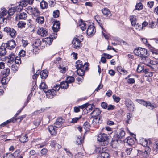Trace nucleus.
Returning <instances> with one entry per match:
<instances>
[{"instance_id": "obj_1", "label": "nucleus", "mask_w": 158, "mask_h": 158, "mask_svg": "<svg viewBox=\"0 0 158 158\" xmlns=\"http://www.w3.org/2000/svg\"><path fill=\"white\" fill-rule=\"evenodd\" d=\"M110 138V136H107L105 133L99 134L97 136V140L101 143L102 145L106 146L109 143L108 140Z\"/></svg>"}, {"instance_id": "obj_2", "label": "nucleus", "mask_w": 158, "mask_h": 158, "mask_svg": "<svg viewBox=\"0 0 158 158\" xmlns=\"http://www.w3.org/2000/svg\"><path fill=\"white\" fill-rule=\"evenodd\" d=\"M59 90V85L56 84V86H53L52 89L46 91L45 93L47 98H52L57 94V92H58Z\"/></svg>"}, {"instance_id": "obj_3", "label": "nucleus", "mask_w": 158, "mask_h": 158, "mask_svg": "<svg viewBox=\"0 0 158 158\" xmlns=\"http://www.w3.org/2000/svg\"><path fill=\"white\" fill-rule=\"evenodd\" d=\"M136 101L138 103L145 106L149 109L152 110L156 107V106L154 104L151 103L148 101H146L143 99H137Z\"/></svg>"}, {"instance_id": "obj_4", "label": "nucleus", "mask_w": 158, "mask_h": 158, "mask_svg": "<svg viewBox=\"0 0 158 158\" xmlns=\"http://www.w3.org/2000/svg\"><path fill=\"white\" fill-rule=\"evenodd\" d=\"M135 54L139 56L142 58L146 56L147 54V50L144 48H138L135 49L134 51Z\"/></svg>"}, {"instance_id": "obj_5", "label": "nucleus", "mask_w": 158, "mask_h": 158, "mask_svg": "<svg viewBox=\"0 0 158 158\" xmlns=\"http://www.w3.org/2000/svg\"><path fill=\"white\" fill-rule=\"evenodd\" d=\"M3 31L10 35L12 38H15L16 36V31L13 28L9 27H6L4 28Z\"/></svg>"}, {"instance_id": "obj_6", "label": "nucleus", "mask_w": 158, "mask_h": 158, "mask_svg": "<svg viewBox=\"0 0 158 158\" xmlns=\"http://www.w3.org/2000/svg\"><path fill=\"white\" fill-rule=\"evenodd\" d=\"M125 104L128 109L130 111H133L135 108V106L133 102L129 99L125 100Z\"/></svg>"}, {"instance_id": "obj_7", "label": "nucleus", "mask_w": 158, "mask_h": 158, "mask_svg": "<svg viewBox=\"0 0 158 158\" xmlns=\"http://www.w3.org/2000/svg\"><path fill=\"white\" fill-rule=\"evenodd\" d=\"M142 61L143 64L149 66L152 69L154 60H151L149 57L145 56L142 58Z\"/></svg>"}, {"instance_id": "obj_8", "label": "nucleus", "mask_w": 158, "mask_h": 158, "mask_svg": "<svg viewBox=\"0 0 158 158\" xmlns=\"http://www.w3.org/2000/svg\"><path fill=\"white\" fill-rule=\"evenodd\" d=\"M139 142L140 144L143 145L145 148L149 147L150 145L152 143L151 141L149 139H146L143 138L139 139Z\"/></svg>"}, {"instance_id": "obj_9", "label": "nucleus", "mask_w": 158, "mask_h": 158, "mask_svg": "<svg viewBox=\"0 0 158 158\" xmlns=\"http://www.w3.org/2000/svg\"><path fill=\"white\" fill-rule=\"evenodd\" d=\"M15 57V55L13 53H10L8 57V59H6V62L7 64V65L10 67V65H12L14 61V58Z\"/></svg>"}, {"instance_id": "obj_10", "label": "nucleus", "mask_w": 158, "mask_h": 158, "mask_svg": "<svg viewBox=\"0 0 158 158\" xmlns=\"http://www.w3.org/2000/svg\"><path fill=\"white\" fill-rule=\"evenodd\" d=\"M27 10L31 14L35 16H38L40 14V12L37 8L35 7L33 8L31 6H28Z\"/></svg>"}, {"instance_id": "obj_11", "label": "nucleus", "mask_w": 158, "mask_h": 158, "mask_svg": "<svg viewBox=\"0 0 158 158\" xmlns=\"http://www.w3.org/2000/svg\"><path fill=\"white\" fill-rule=\"evenodd\" d=\"M81 41H82L80 40L77 38H74L72 41V44L73 47L76 49L80 48L81 46Z\"/></svg>"}, {"instance_id": "obj_12", "label": "nucleus", "mask_w": 158, "mask_h": 158, "mask_svg": "<svg viewBox=\"0 0 158 158\" xmlns=\"http://www.w3.org/2000/svg\"><path fill=\"white\" fill-rule=\"evenodd\" d=\"M96 32V30L93 25H90L88 26L87 30V34L89 36L93 35Z\"/></svg>"}, {"instance_id": "obj_13", "label": "nucleus", "mask_w": 158, "mask_h": 158, "mask_svg": "<svg viewBox=\"0 0 158 158\" xmlns=\"http://www.w3.org/2000/svg\"><path fill=\"white\" fill-rule=\"evenodd\" d=\"M6 47L10 49L14 48L15 46V42L14 40H12L6 43L3 44Z\"/></svg>"}, {"instance_id": "obj_14", "label": "nucleus", "mask_w": 158, "mask_h": 158, "mask_svg": "<svg viewBox=\"0 0 158 158\" xmlns=\"http://www.w3.org/2000/svg\"><path fill=\"white\" fill-rule=\"evenodd\" d=\"M37 33L41 36H46L48 34V30L45 28H39L38 29Z\"/></svg>"}, {"instance_id": "obj_15", "label": "nucleus", "mask_w": 158, "mask_h": 158, "mask_svg": "<svg viewBox=\"0 0 158 158\" xmlns=\"http://www.w3.org/2000/svg\"><path fill=\"white\" fill-rule=\"evenodd\" d=\"M150 149L149 147H147L145 148V151H142L139 150L138 151V152L139 153H141L142 156L144 158L148 157L149 155V152H150Z\"/></svg>"}, {"instance_id": "obj_16", "label": "nucleus", "mask_w": 158, "mask_h": 158, "mask_svg": "<svg viewBox=\"0 0 158 158\" xmlns=\"http://www.w3.org/2000/svg\"><path fill=\"white\" fill-rule=\"evenodd\" d=\"M102 121V118L100 117H96L92 120V123L93 125L97 127L98 125L101 123Z\"/></svg>"}, {"instance_id": "obj_17", "label": "nucleus", "mask_w": 158, "mask_h": 158, "mask_svg": "<svg viewBox=\"0 0 158 158\" xmlns=\"http://www.w3.org/2000/svg\"><path fill=\"white\" fill-rule=\"evenodd\" d=\"M125 133L124 130L121 129L114 136L115 138L118 139H121L124 137L125 136Z\"/></svg>"}, {"instance_id": "obj_18", "label": "nucleus", "mask_w": 158, "mask_h": 158, "mask_svg": "<svg viewBox=\"0 0 158 158\" xmlns=\"http://www.w3.org/2000/svg\"><path fill=\"white\" fill-rule=\"evenodd\" d=\"M52 30L54 32H57L59 30V22L58 21H55L53 22L52 26Z\"/></svg>"}, {"instance_id": "obj_19", "label": "nucleus", "mask_w": 158, "mask_h": 158, "mask_svg": "<svg viewBox=\"0 0 158 158\" xmlns=\"http://www.w3.org/2000/svg\"><path fill=\"white\" fill-rule=\"evenodd\" d=\"M76 67L77 69H79V68H81L84 66L85 67H87L88 68L89 65V63H85L83 65L82 64V62L80 60H78L76 62Z\"/></svg>"}, {"instance_id": "obj_20", "label": "nucleus", "mask_w": 158, "mask_h": 158, "mask_svg": "<svg viewBox=\"0 0 158 158\" xmlns=\"http://www.w3.org/2000/svg\"><path fill=\"white\" fill-rule=\"evenodd\" d=\"M102 11L103 15L109 18H110L112 15L110 11L107 8H104L102 9Z\"/></svg>"}, {"instance_id": "obj_21", "label": "nucleus", "mask_w": 158, "mask_h": 158, "mask_svg": "<svg viewBox=\"0 0 158 158\" xmlns=\"http://www.w3.org/2000/svg\"><path fill=\"white\" fill-rule=\"evenodd\" d=\"M88 69V68H87V67H85L84 66L81 68L77 69V73L79 76H82L84 75L85 70H87Z\"/></svg>"}, {"instance_id": "obj_22", "label": "nucleus", "mask_w": 158, "mask_h": 158, "mask_svg": "<svg viewBox=\"0 0 158 158\" xmlns=\"http://www.w3.org/2000/svg\"><path fill=\"white\" fill-rule=\"evenodd\" d=\"M101 111L99 108L95 107L93 111L90 114L92 117H96L99 115L101 114Z\"/></svg>"}, {"instance_id": "obj_23", "label": "nucleus", "mask_w": 158, "mask_h": 158, "mask_svg": "<svg viewBox=\"0 0 158 158\" xmlns=\"http://www.w3.org/2000/svg\"><path fill=\"white\" fill-rule=\"evenodd\" d=\"M10 69L8 68H6L4 70L3 75H4L5 77H3L1 80V82L2 83L4 84L6 83V81H4V80H5L6 79L5 77H6L8 76L10 73Z\"/></svg>"}, {"instance_id": "obj_24", "label": "nucleus", "mask_w": 158, "mask_h": 158, "mask_svg": "<svg viewBox=\"0 0 158 158\" xmlns=\"http://www.w3.org/2000/svg\"><path fill=\"white\" fill-rule=\"evenodd\" d=\"M6 47L3 44L0 46V56L1 57L4 56L6 55Z\"/></svg>"}, {"instance_id": "obj_25", "label": "nucleus", "mask_w": 158, "mask_h": 158, "mask_svg": "<svg viewBox=\"0 0 158 158\" xmlns=\"http://www.w3.org/2000/svg\"><path fill=\"white\" fill-rule=\"evenodd\" d=\"M52 41V39L50 37H46L43 39L42 43L45 44L46 45H50Z\"/></svg>"}, {"instance_id": "obj_26", "label": "nucleus", "mask_w": 158, "mask_h": 158, "mask_svg": "<svg viewBox=\"0 0 158 158\" xmlns=\"http://www.w3.org/2000/svg\"><path fill=\"white\" fill-rule=\"evenodd\" d=\"M28 140V137L26 134H22L19 138V141L21 142L24 143Z\"/></svg>"}, {"instance_id": "obj_27", "label": "nucleus", "mask_w": 158, "mask_h": 158, "mask_svg": "<svg viewBox=\"0 0 158 158\" xmlns=\"http://www.w3.org/2000/svg\"><path fill=\"white\" fill-rule=\"evenodd\" d=\"M106 149L107 148H106L99 147L96 148L95 150L96 153H99V155H101L104 151H106Z\"/></svg>"}, {"instance_id": "obj_28", "label": "nucleus", "mask_w": 158, "mask_h": 158, "mask_svg": "<svg viewBox=\"0 0 158 158\" xmlns=\"http://www.w3.org/2000/svg\"><path fill=\"white\" fill-rule=\"evenodd\" d=\"M39 88L40 89L46 92V90L47 89L48 86L45 83L42 82L39 85Z\"/></svg>"}, {"instance_id": "obj_29", "label": "nucleus", "mask_w": 158, "mask_h": 158, "mask_svg": "<svg viewBox=\"0 0 158 158\" xmlns=\"http://www.w3.org/2000/svg\"><path fill=\"white\" fill-rule=\"evenodd\" d=\"M22 9V7L19 5V6H17L15 8L14 7H13V11L12 12L11 11V10H10L9 14L10 15H13L15 11H19L21 10Z\"/></svg>"}, {"instance_id": "obj_30", "label": "nucleus", "mask_w": 158, "mask_h": 158, "mask_svg": "<svg viewBox=\"0 0 158 158\" xmlns=\"http://www.w3.org/2000/svg\"><path fill=\"white\" fill-rule=\"evenodd\" d=\"M17 25L19 28H23L26 27L27 23L26 21H20L18 23Z\"/></svg>"}, {"instance_id": "obj_31", "label": "nucleus", "mask_w": 158, "mask_h": 158, "mask_svg": "<svg viewBox=\"0 0 158 158\" xmlns=\"http://www.w3.org/2000/svg\"><path fill=\"white\" fill-rule=\"evenodd\" d=\"M152 70L154 71L158 70V58L154 60V65L153 66Z\"/></svg>"}, {"instance_id": "obj_32", "label": "nucleus", "mask_w": 158, "mask_h": 158, "mask_svg": "<svg viewBox=\"0 0 158 158\" xmlns=\"http://www.w3.org/2000/svg\"><path fill=\"white\" fill-rule=\"evenodd\" d=\"M48 72L47 70H43L40 73V77L42 79H45L48 76Z\"/></svg>"}, {"instance_id": "obj_33", "label": "nucleus", "mask_w": 158, "mask_h": 158, "mask_svg": "<svg viewBox=\"0 0 158 158\" xmlns=\"http://www.w3.org/2000/svg\"><path fill=\"white\" fill-rule=\"evenodd\" d=\"M69 86L68 82L65 81H62L60 84V88L64 89H67Z\"/></svg>"}, {"instance_id": "obj_34", "label": "nucleus", "mask_w": 158, "mask_h": 158, "mask_svg": "<svg viewBox=\"0 0 158 158\" xmlns=\"http://www.w3.org/2000/svg\"><path fill=\"white\" fill-rule=\"evenodd\" d=\"M27 17V14L26 13L23 12H21L20 14L17 16L16 17L19 18V19H24Z\"/></svg>"}, {"instance_id": "obj_35", "label": "nucleus", "mask_w": 158, "mask_h": 158, "mask_svg": "<svg viewBox=\"0 0 158 158\" xmlns=\"http://www.w3.org/2000/svg\"><path fill=\"white\" fill-rule=\"evenodd\" d=\"M48 6V3L44 0H42L40 3V7L43 9L47 8Z\"/></svg>"}, {"instance_id": "obj_36", "label": "nucleus", "mask_w": 158, "mask_h": 158, "mask_svg": "<svg viewBox=\"0 0 158 158\" xmlns=\"http://www.w3.org/2000/svg\"><path fill=\"white\" fill-rule=\"evenodd\" d=\"M118 139L114 140L112 141L111 144L112 147L113 148H117L118 146Z\"/></svg>"}, {"instance_id": "obj_37", "label": "nucleus", "mask_w": 158, "mask_h": 158, "mask_svg": "<svg viewBox=\"0 0 158 158\" xmlns=\"http://www.w3.org/2000/svg\"><path fill=\"white\" fill-rule=\"evenodd\" d=\"M7 13V11L5 8H2L0 9V16H4L6 15Z\"/></svg>"}, {"instance_id": "obj_38", "label": "nucleus", "mask_w": 158, "mask_h": 158, "mask_svg": "<svg viewBox=\"0 0 158 158\" xmlns=\"http://www.w3.org/2000/svg\"><path fill=\"white\" fill-rule=\"evenodd\" d=\"M36 20L39 24H42L44 22V17L43 16H38Z\"/></svg>"}, {"instance_id": "obj_39", "label": "nucleus", "mask_w": 158, "mask_h": 158, "mask_svg": "<svg viewBox=\"0 0 158 158\" xmlns=\"http://www.w3.org/2000/svg\"><path fill=\"white\" fill-rule=\"evenodd\" d=\"M127 117L126 118V122L127 124H129L131 123V119L132 115L130 113H127Z\"/></svg>"}, {"instance_id": "obj_40", "label": "nucleus", "mask_w": 158, "mask_h": 158, "mask_svg": "<svg viewBox=\"0 0 158 158\" xmlns=\"http://www.w3.org/2000/svg\"><path fill=\"white\" fill-rule=\"evenodd\" d=\"M127 143L129 145H131L134 144L135 141L132 138L128 137L127 139Z\"/></svg>"}, {"instance_id": "obj_41", "label": "nucleus", "mask_w": 158, "mask_h": 158, "mask_svg": "<svg viewBox=\"0 0 158 158\" xmlns=\"http://www.w3.org/2000/svg\"><path fill=\"white\" fill-rule=\"evenodd\" d=\"M79 26L82 30H85L86 28V23L83 22L81 21L80 23Z\"/></svg>"}, {"instance_id": "obj_42", "label": "nucleus", "mask_w": 158, "mask_h": 158, "mask_svg": "<svg viewBox=\"0 0 158 158\" xmlns=\"http://www.w3.org/2000/svg\"><path fill=\"white\" fill-rule=\"evenodd\" d=\"M130 20L132 26L135 25L136 23V20L135 16L133 15L131 16H130Z\"/></svg>"}, {"instance_id": "obj_43", "label": "nucleus", "mask_w": 158, "mask_h": 158, "mask_svg": "<svg viewBox=\"0 0 158 158\" xmlns=\"http://www.w3.org/2000/svg\"><path fill=\"white\" fill-rule=\"evenodd\" d=\"M41 44L43 43L42 42H41L40 40L39 39H37L35 40L34 45L36 47H38L40 46Z\"/></svg>"}, {"instance_id": "obj_44", "label": "nucleus", "mask_w": 158, "mask_h": 158, "mask_svg": "<svg viewBox=\"0 0 158 158\" xmlns=\"http://www.w3.org/2000/svg\"><path fill=\"white\" fill-rule=\"evenodd\" d=\"M81 118V116H80L79 117L73 118L70 121V122L72 123H76Z\"/></svg>"}, {"instance_id": "obj_45", "label": "nucleus", "mask_w": 158, "mask_h": 158, "mask_svg": "<svg viewBox=\"0 0 158 158\" xmlns=\"http://www.w3.org/2000/svg\"><path fill=\"white\" fill-rule=\"evenodd\" d=\"M68 68L67 67H61L60 66V72L64 73L68 71Z\"/></svg>"}, {"instance_id": "obj_46", "label": "nucleus", "mask_w": 158, "mask_h": 158, "mask_svg": "<svg viewBox=\"0 0 158 158\" xmlns=\"http://www.w3.org/2000/svg\"><path fill=\"white\" fill-rule=\"evenodd\" d=\"M29 95H28V96L27 98V101L24 104H25V105L21 109L19 110L18 111L17 113L15 114L16 115H18L21 112L23 109L24 108L25 106L27 105V103L28 102H29V101L30 100Z\"/></svg>"}, {"instance_id": "obj_47", "label": "nucleus", "mask_w": 158, "mask_h": 158, "mask_svg": "<svg viewBox=\"0 0 158 158\" xmlns=\"http://www.w3.org/2000/svg\"><path fill=\"white\" fill-rule=\"evenodd\" d=\"M102 158H109V155L106 151H104L100 155Z\"/></svg>"}, {"instance_id": "obj_48", "label": "nucleus", "mask_w": 158, "mask_h": 158, "mask_svg": "<svg viewBox=\"0 0 158 158\" xmlns=\"http://www.w3.org/2000/svg\"><path fill=\"white\" fill-rule=\"evenodd\" d=\"M75 79L74 77L72 76L68 77L67 78V82L68 83H72L74 81Z\"/></svg>"}, {"instance_id": "obj_49", "label": "nucleus", "mask_w": 158, "mask_h": 158, "mask_svg": "<svg viewBox=\"0 0 158 158\" xmlns=\"http://www.w3.org/2000/svg\"><path fill=\"white\" fill-rule=\"evenodd\" d=\"M143 8V6L141 2H139L135 6V10H142Z\"/></svg>"}, {"instance_id": "obj_50", "label": "nucleus", "mask_w": 158, "mask_h": 158, "mask_svg": "<svg viewBox=\"0 0 158 158\" xmlns=\"http://www.w3.org/2000/svg\"><path fill=\"white\" fill-rule=\"evenodd\" d=\"M83 142V140H82V138H81V136H80L77 137L76 140V143L77 144H81Z\"/></svg>"}, {"instance_id": "obj_51", "label": "nucleus", "mask_w": 158, "mask_h": 158, "mask_svg": "<svg viewBox=\"0 0 158 158\" xmlns=\"http://www.w3.org/2000/svg\"><path fill=\"white\" fill-rule=\"evenodd\" d=\"M14 61L16 64H20L21 61L20 57L16 56H15V57L14 58Z\"/></svg>"}, {"instance_id": "obj_52", "label": "nucleus", "mask_w": 158, "mask_h": 158, "mask_svg": "<svg viewBox=\"0 0 158 158\" xmlns=\"http://www.w3.org/2000/svg\"><path fill=\"white\" fill-rule=\"evenodd\" d=\"M3 158H15V156L12 154L7 153L4 155Z\"/></svg>"}, {"instance_id": "obj_53", "label": "nucleus", "mask_w": 158, "mask_h": 158, "mask_svg": "<svg viewBox=\"0 0 158 158\" xmlns=\"http://www.w3.org/2000/svg\"><path fill=\"white\" fill-rule=\"evenodd\" d=\"M153 148L157 152H158V140H156L154 143Z\"/></svg>"}, {"instance_id": "obj_54", "label": "nucleus", "mask_w": 158, "mask_h": 158, "mask_svg": "<svg viewBox=\"0 0 158 158\" xmlns=\"http://www.w3.org/2000/svg\"><path fill=\"white\" fill-rule=\"evenodd\" d=\"M59 16V10H56L54 11L53 12V16L54 18H57Z\"/></svg>"}, {"instance_id": "obj_55", "label": "nucleus", "mask_w": 158, "mask_h": 158, "mask_svg": "<svg viewBox=\"0 0 158 158\" xmlns=\"http://www.w3.org/2000/svg\"><path fill=\"white\" fill-rule=\"evenodd\" d=\"M88 108H87V110H86L88 111V110L89 111H91L95 108V106L93 104H89L88 105Z\"/></svg>"}, {"instance_id": "obj_56", "label": "nucleus", "mask_w": 158, "mask_h": 158, "mask_svg": "<svg viewBox=\"0 0 158 158\" xmlns=\"http://www.w3.org/2000/svg\"><path fill=\"white\" fill-rule=\"evenodd\" d=\"M144 66L142 65H138L137 69V71L138 72H143L144 69Z\"/></svg>"}, {"instance_id": "obj_57", "label": "nucleus", "mask_w": 158, "mask_h": 158, "mask_svg": "<svg viewBox=\"0 0 158 158\" xmlns=\"http://www.w3.org/2000/svg\"><path fill=\"white\" fill-rule=\"evenodd\" d=\"M27 5V4L26 0H24L19 2V5L22 7L26 6Z\"/></svg>"}, {"instance_id": "obj_58", "label": "nucleus", "mask_w": 158, "mask_h": 158, "mask_svg": "<svg viewBox=\"0 0 158 158\" xmlns=\"http://www.w3.org/2000/svg\"><path fill=\"white\" fill-rule=\"evenodd\" d=\"M88 103H86L85 104H84L83 105L81 106H79V107L80 109H81L82 110L84 109V110L85 109L87 110V108H88Z\"/></svg>"}, {"instance_id": "obj_59", "label": "nucleus", "mask_w": 158, "mask_h": 158, "mask_svg": "<svg viewBox=\"0 0 158 158\" xmlns=\"http://www.w3.org/2000/svg\"><path fill=\"white\" fill-rule=\"evenodd\" d=\"M112 97L114 101L117 103H118L119 102L120 98L119 97H117L115 95H113Z\"/></svg>"}, {"instance_id": "obj_60", "label": "nucleus", "mask_w": 158, "mask_h": 158, "mask_svg": "<svg viewBox=\"0 0 158 158\" xmlns=\"http://www.w3.org/2000/svg\"><path fill=\"white\" fill-rule=\"evenodd\" d=\"M83 126L84 128L86 129H89L90 127L89 123L87 122H85Z\"/></svg>"}, {"instance_id": "obj_61", "label": "nucleus", "mask_w": 158, "mask_h": 158, "mask_svg": "<svg viewBox=\"0 0 158 158\" xmlns=\"http://www.w3.org/2000/svg\"><path fill=\"white\" fill-rule=\"evenodd\" d=\"M41 119H37L35 120L33 122L34 124L36 126H39L41 122Z\"/></svg>"}, {"instance_id": "obj_62", "label": "nucleus", "mask_w": 158, "mask_h": 158, "mask_svg": "<svg viewBox=\"0 0 158 158\" xmlns=\"http://www.w3.org/2000/svg\"><path fill=\"white\" fill-rule=\"evenodd\" d=\"M105 130L108 132V134H111L113 132L111 128L108 126L106 127Z\"/></svg>"}, {"instance_id": "obj_63", "label": "nucleus", "mask_w": 158, "mask_h": 158, "mask_svg": "<svg viewBox=\"0 0 158 158\" xmlns=\"http://www.w3.org/2000/svg\"><path fill=\"white\" fill-rule=\"evenodd\" d=\"M10 67H11V70L15 72L17 71V67L15 64H13L12 65H10Z\"/></svg>"}, {"instance_id": "obj_64", "label": "nucleus", "mask_w": 158, "mask_h": 158, "mask_svg": "<svg viewBox=\"0 0 158 158\" xmlns=\"http://www.w3.org/2000/svg\"><path fill=\"white\" fill-rule=\"evenodd\" d=\"M132 150V148H127L126 149L125 151L127 155H129L130 154Z\"/></svg>"}]
</instances>
